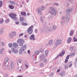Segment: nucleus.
Returning a JSON list of instances; mask_svg holds the SVG:
<instances>
[{"label":"nucleus","mask_w":77,"mask_h":77,"mask_svg":"<svg viewBox=\"0 0 77 77\" xmlns=\"http://www.w3.org/2000/svg\"><path fill=\"white\" fill-rule=\"evenodd\" d=\"M15 24H17V25H18V24H19V22H15Z\"/></svg>","instance_id":"60"},{"label":"nucleus","mask_w":77,"mask_h":77,"mask_svg":"<svg viewBox=\"0 0 77 77\" xmlns=\"http://www.w3.org/2000/svg\"><path fill=\"white\" fill-rule=\"evenodd\" d=\"M45 20V17H42L40 18V20L41 23H43L44 20Z\"/></svg>","instance_id":"19"},{"label":"nucleus","mask_w":77,"mask_h":77,"mask_svg":"<svg viewBox=\"0 0 77 77\" xmlns=\"http://www.w3.org/2000/svg\"><path fill=\"white\" fill-rule=\"evenodd\" d=\"M54 75V73H51V74L50 75V76H51L52 77H53Z\"/></svg>","instance_id":"57"},{"label":"nucleus","mask_w":77,"mask_h":77,"mask_svg":"<svg viewBox=\"0 0 77 77\" xmlns=\"http://www.w3.org/2000/svg\"><path fill=\"white\" fill-rule=\"evenodd\" d=\"M40 51L41 53H43L44 51V49L43 48H41L40 49Z\"/></svg>","instance_id":"33"},{"label":"nucleus","mask_w":77,"mask_h":77,"mask_svg":"<svg viewBox=\"0 0 77 77\" xmlns=\"http://www.w3.org/2000/svg\"><path fill=\"white\" fill-rule=\"evenodd\" d=\"M8 8L9 9H14V6L11 4H9L8 5Z\"/></svg>","instance_id":"21"},{"label":"nucleus","mask_w":77,"mask_h":77,"mask_svg":"<svg viewBox=\"0 0 77 77\" xmlns=\"http://www.w3.org/2000/svg\"><path fill=\"white\" fill-rule=\"evenodd\" d=\"M13 34L14 35H17V33H16V32H13Z\"/></svg>","instance_id":"55"},{"label":"nucleus","mask_w":77,"mask_h":77,"mask_svg":"<svg viewBox=\"0 0 77 77\" xmlns=\"http://www.w3.org/2000/svg\"><path fill=\"white\" fill-rule=\"evenodd\" d=\"M77 38L74 37H73V42H77Z\"/></svg>","instance_id":"41"},{"label":"nucleus","mask_w":77,"mask_h":77,"mask_svg":"<svg viewBox=\"0 0 77 77\" xmlns=\"http://www.w3.org/2000/svg\"><path fill=\"white\" fill-rule=\"evenodd\" d=\"M37 12L39 15H42V13L41 12H42V10L41 8H38V9H37Z\"/></svg>","instance_id":"10"},{"label":"nucleus","mask_w":77,"mask_h":77,"mask_svg":"<svg viewBox=\"0 0 77 77\" xmlns=\"http://www.w3.org/2000/svg\"><path fill=\"white\" fill-rule=\"evenodd\" d=\"M60 71V69H58L57 71V72H59Z\"/></svg>","instance_id":"58"},{"label":"nucleus","mask_w":77,"mask_h":77,"mask_svg":"<svg viewBox=\"0 0 77 77\" xmlns=\"http://www.w3.org/2000/svg\"><path fill=\"white\" fill-rule=\"evenodd\" d=\"M2 46H5V43L4 42H2Z\"/></svg>","instance_id":"46"},{"label":"nucleus","mask_w":77,"mask_h":77,"mask_svg":"<svg viewBox=\"0 0 77 77\" xmlns=\"http://www.w3.org/2000/svg\"><path fill=\"white\" fill-rule=\"evenodd\" d=\"M35 54L36 55H38L39 54V51H35Z\"/></svg>","instance_id":"34"},{"label":"nucleus","mask_w":77,"mask_h":77,"mask_svg":"<svg viewBox=\"0 0 77 77\" xmlns=\"http://www.w3.org/2000/svg\"><path fill=\"white\" fill-rule=\"evenodd\" d=\"M35 35L32 34L29 37V39L31 41H35Z\"/></svg>","instance_id":"9"},{"label":"nucleus","mask_w":77,"mask_h":77,"mask_svg":"<svg viewBox=\"0 0 77 77\" xmlns=\"http://www.w3.org/2000/svg\"><path fill=\"white\" fill-rule=\"evenodd\" d=\"M49 13L51 15L56 16L57 14V11L56 10V8L53 7L49 8Z\"/></svg>","instance_id":"1"},{"label":"nucleus","mask_w":77,"mask_h":77,"mask_svg":"<svg viewBox=\"0 0 77 77\" xmlns=\"http://www.w3.org/2000/svg\"><path fill=\"white\" fill-rule=\"evenodd\" d=\"M40 30L42 32H44V28H41Z\"/></svg>","instance_id":"45"},{"label":"nucleus","mask_w":77,"mask_h":77,"mask_svg":"<svg viewBox=\"0 0 77 77\" xmlns=\"http://www.w3.org/2000/svg\"><path fill=\"white\" fill-rule=\"evenodd\" d=\"M8 51L9 52V54H11L12 53V51H11L10 50H9Z\"/></svg>","instance_id":"61"},{"label":"nucleus","mask_w":77,"mask_h":77,"mask_svg":"<svg viewBox=\"0 0 77 77\" xmlns=\"http://www.w3.org/2000/svg\"><path fill=\"white\" fill-rule=\"evenodd\" d=\"M46 46H47V47H49V46L50 45V44H49V43H48L46 44Z\"/></svg>","instance_id":"62"},{"label":"nucleus","mask_w":77,"mask_h":77,"mask_svg":"<svg viewBox=\"0 0 77 77\" xmlns=\"http://www.w3.org/2000/svg\"><path fill=\"white\" fill-rule=\"evenodd\" d=\"M24 40L22 38L19 39H17V43L19 44L20 46V47H22L23 45V44L24 43Z\"/></svg>","instance_id":"3"},{"label":"nucleus","mask_w":77,"mask_h":77,"mask_svg":"<svg viewBox=\"0 0 77 77\" xmlns=\"http://www.w3.org/2000/svg\"><path fill=\"white\" fill-rule=\"evenodd\" d=\"M11 68H12V69H13L14 68V63H11Z\"/></svg>","instance_id":"30"},{"label":"nucleus","mask_w":77,"mask_h":77,"mask_svg":"<svg viewBox=\"0 0 77 77\" xmlns=\"http://www.w3.org/2000/svg\"><path fill=\"white\" fill-rule=\"evenodd\" d=\"M5 69H7L8 70H12V69L11 68V67L9 66V65H7L5 67Z\"/></svg>","instance_id":"14"},{"label":"nucleus","mask_w":77,"mask_h":77,"mask_svg":"<svg viewBox=\"0 0 77 77\" xmlns=\"http://www.w3.org/2000/svg\"><path fill=\"white\" fill-rule=\"evenodd\" d=\"M53 6H59V4L57 3H55L53 4Z\"/></svg>","instance_id":"43"},{"label":"nucleus","mask_w":77,"mask_h":77,"mask_svg":"<svg viewBox=\"0 0 77 77\" xmlns=\"http://www.w3.org/2000/svg\"><path fill=\"white\" fill-rule=\"evenodd\" d=\"M12 45H13V44H12V43H10L8 45V46L9 48H10L11 49L13 47V46Z\"/></svg>","instance_id":"22"},{"label":"nucleus","mask_w":77,"mask_h":77,"mask_svg":"<svg viewBox=\"0 0 77 77\" xmlns=\"http://www.w3.org/2000/svg\"><path fill=\"white\" fill-rule=\"evenodd\" d=\"M49 53V51L48 50H46L45 51V54L46 56H48V55Z\"/></svg>","instance_id":"24"},{"label":"nucleus","mask_w":77,"mask_h":77,"mask_svg":"<svg viewBox=\"0 0 77 77\" xmlns=\"http://www.w3.org/2000/svg\"><path fill=\"white\" fill-rule=\"evenodd\" d=\"M33 25H32L28 29L27 32L29 34H32V33H33Z\"/></svg>","instance_id":"6"},{"label":"nucleus","mask_w":77,"mask_h":77,"mask_svg":"<svg viewBox=\"0 0 77 77\" xmlns=\"http://www.w3.org/2000/svg\"><path fill=\"white\" fill-rule=\"evenodd\" d=\"M57 26L56 25H53V29H54V30H56V29H57Z\"/></svg>","instance_id":"29"},{"label":"nucleus","mask_w":77,"mask_h":77,"mask_svg":"<svg viewBox=\"0 0 77 77\" xmlns=\"http://www.w3.org/2000/svg\"><path fill=\"white\" fill-rule=\"evenodd\" d=\"M40 66L42 67H43V66H44V64H43V63H41L40 64Z\"/></svg>","instance_id":"51"},{"label":"nucleus","mask_w":77,"mask_h":77,"mask_svg":"<svg viewBox=\"0 0 77 77\" xmlns=\"http://www.w3.org/2000/svg\"><path fill=\"white\" fill-rule=\"evenodd\" d=\"M13 47H14V48H17L18 47V44H17V43H14L13 44Z\"/></svg>","instance_id":"17"},{"label":"nucleus","mask_w":77,"mask_h":77,"mask_svg":"<svg viewBox=\"0 0 77 77\" xmlns=\"http://www.w3.org/2000/svg\"><path fill=\"white\" fill-rule=\"evenodd\" d=\"M24 20V17H21L20 18V21L22 22V21H23Z\"/></svg>","instance_id":"31"},{"label":"nucleus","mask_w":77,"mask_h":77,"mask_svg":"<svg viewBox=\"0 0 77 77\" xmlns=\"http://www.w3.org/2000/svg\"><path fill=\"white\" fill-rule=\"evenodd\" d=\"M4 21V20L2 18L0 19V24H2V23H3V22Z\"/></svg>","instance_id":"26"},{"label":"nucleus","mask_w":77,"mask_h":77,"mask_svg":"<svg viewBox=\"0 0 77 77\" xmlns=\"http://www.w3.org/2000/svg\"><path fill=\"white\" fill-rule=\"evenodd\" d=\"M2 4H3V2L2 1H0V8L2 7Z\"/></svg>","instance_id":"49"},{"label":"nucleus","mask_w":77,"mask_h":77,"mask_svg":"<svg viewBox=\"0 0 77 77\" xmlns=\"http://www.w3.org/2000/svg\"><path fill=\"white\" fill-rule=\"evenodd\" d=\"M55 44L56 46H58V45H60L62 44V41L60 39H57V40L55 42Z\"/></svg>","instance_id":"5"},{"label":"nucleus","mask_w":77,"mask_h":77,"mask_svg":"<svg viewBox=\"0 0 77 77\" xmlns=\"http://www.w3.org/2000/svg\"><path fill=\"white\" fill-rule=\"evenodd\" d=\"M71 41H72V38L69 37L66 40V43L67 44H70L71 42Z\"/></svg>","instance_id":"12"},{"label":"nucleus","mask_w":77,"mask_h":77,"mask_svg":"<svg viewBox=\"0 0 77 77\" xmlns=\"http://www.w3.org/2000/svg\"><path fill=\"white\" fill-rule=\"evenodd\" d=\"M9 16L13 19L14 21H17V18L16 17V14H12V13L10 14Z\"/></svg>","instance_id":"7"},{"label":"nucleus","mask_w":77,"mask_h":77,"mask_svg":"<svg viewBox=\"0 0 77 77\" xmlns=\"http://www.w3.org/2000/svg\"><path fill=\"white\" fill-rule=\"evenodd\" d=\"M35 32L36 33H38V29H35Z\"/></svg>","instance_id":"52"},{"label":"nucleus","mask_w":77,"mask_h":77,"mask_svg":"<svg viewBox=\"0 0 77 77\" xmlns=\"http://www.w3.org/2000/svg\"><path fill=\"white\" fill-rule=\"evenodd\" d=\"M10 37L11 38H12L14 37V35H13V34H12V33H11L10 34Z\"/></svg>","instance_id":"39"},{"label":"nucleus","mask_w":77,"mask_h":77,"mask_svg":"<svg viewBox=\"0 0 77 77\" xmlns=\"http://www.w3.org/2000/svg\"><path fill=\"white\" fill-rule=\"evenodd\" d=\"M69 21V18H66V23H68Z\"/></svg>","instance_id":"36"},{"label":"nucleus","mask_w":77,"mask_h":77,"mask_svg":"<svg viewBox=\"0 0 77 77\" xmlns=\"http://www.w3.org/2000/svg\"><path fill=\"white\" fill-rule=\"evenodd\" d=\"M45 7H44V6H42L41 7V9L42 10H44V9H45Z\"/></svg>","instance_id":"50"},{"label":"nucleus","mask_w":77,"mask_h":77,"mask_svg":"<svg viewBox=\"0 0 77 77\" xmlns=\"http://www.w3.org/2000/svg\"><path fill=\"white\" fill-rule=\"evenodd\" d=\"M51 31V29H49L48 30V31L47 30H46L45 31L46 33H48L49 32H50Z\"/></svg>","instance_id":"37"},{"label":"nucleus","mask_w":77,"mask_h":77,"mask_svg":"<svg viewBox=\"0 0 77 77\" xmlns=\"http://www.w3.org/2000/svg\"><path fill=\"white\" fill-rule=\"evenodd\" d=\"M11 49L12 52L13 53H14V54H17L18 51V49L16 48H15L14 47H13Z\"/></svg>","instance_id":"8"},{"label":"nucleus","mask_w":77,"mask_h":77,"mask_svg":"<svg viewBox=\"0 0 77 77\" xmlns=\"http://www.w3.org/2000/svg\"><path fill=\"white\" fill-rule=\"evenodd\" d=\"M65 17L63 16L62 17V21H65Z\"/></svg>","instance_id":"38"},{"label":"nucleus","mask_w":77,"mask_h":77,"mask_svg":"<svg viewBox=\"0 0 77 77\" xmlns=\"http://www.w3.org/2000/svg\"><path fill=\"white\" fill-rule=\"evenodd\" d=\"M65 68L66 69H67V68H69V66H67V65H65Z\"/></svg>","instance_id":"48"},{"label":"nucleus","mask_w":77,"mask_h":77,"mask_svg":"<svg viewBox=\"0 0 77 77\" xmlns=\"http://www.w3.org/2000/svg\"><path fill=\"white\" fill-rule=\"evenodd\" d=\"M26 46L25 45L22 46L19 50V53L20 54H22L24 52V51L26 50Z\"/></svg>","instance_id":"4"},{"label":"nucleus","mask_w":77,"mask_h":77,"mask_svg":"<svg viewBox=\"0 0 77 77\" xmlns=\"http://www.w3.org/2000/svg\"><path fill=\"white\" fill-rule=\"evenodd\" d=\"M69 56H70V55H68L66 57V59H69Z\"/></svg>","instance_id":"53"},{"label":"nucleus","mask_w":77,"mask_h":77,"mask_svg":"<svg viewBox=\"0 0 77 77\" xmlns=\"http://www.w3.org/2000/svg\"><path fill=\"white\" fill-rule=\"evenodd\" d=\"M72 9L70 8V9H67L66 10V13H71L72 11Z\"/></svg>","instance_id":"13"},{"label":"nucleus","mask_w":77,"mask_h":77,"mask_svg":"<svg viewBox=\"0 0 77 77\" xmlns=\"http://www.w3.org/2000/svg\"><path fill=\"white\" fill-rule=\"evenodd\" d=\"M25 66L26 67V68H29V66H28V65L26 64L25 65Z\"/></svg>","instance_id":"63"},{"label":"nucleus","mask_w":77,"mask_h":77,"mask_svg":"<svg viewBox=\"0 0 77 77\" xmlns=\"http://www.w3.org/2000/svg\"><path fill=\"white\" fill-rule=\"evenodd\" d=\"M4 33V28H2L0 29V34L2 35Z\"/></svg>","instance_id":"20"},{"label":"nucleus","mask_w":77,"mask_h":77,"mask_svg":"<svg viewBox=\"0 0 77 77\" xmlns=\"http://www.w3.org/2000/svg\"><path fill=\"white\" fill-rule=\"evenodd\" d=\"M68 60L67 59H66L65 60L64 62H65V63H67V62H68Z\"/></svg>","instance_id":"56"},{"label":"nucleus","mask_w":77,"mask_h":77,"mask_svg":"<svg viewBox=\"0 0 77 77\" xmlns=\"http://www.w3.org/2000/svg\"><path fill=\"white\" fill-rule=\"evenodd\" d=\"M5 51V49L4 48H2L1 50H0V54H3V51Z\"/></svg>","instance_id":"23"},{"label":"nucleus","mask_w":77,"mask_h":77,"mask_svg":"<svg viewBox=\"0 0 77 77\" xmlns=\"http://www.w3.org/2000/svg\"><path fill=\"white\" fill-rule=\"evenodd\" d=\"M5 23H9V19H8L5 21Z\"/></svg>","instance_id":"40"},{"label":"nucleus","mask_w":77,"mask_h":77,"mask_svg":"<svg viewBox=\"0 0 77 77\" xmlns=\"http://www.w3.org/2000/svg\"><path fill=\"white\" fill-rule=\"evenodd\" d=\"M20 14L22 15H24V16H26V12L24 11L21 12Z\"/></svg>","instance_id":"25"},{"label":"nucleus","mask_w":77,"mask_h":77,"mask_svg":"<svg viewBox=\"0 0 77 77\" xmlns=\"http://www.w3.org/2000/svg\"><path fill=\"white\" fill-rule=\"evenodd\" d=\"M66 18H70V15L69 14H67L66 16Z\"/></svg>","instance_id":"27"},{"label":"nucleus","mask_w":77,"mask_h":77,"mask_svg":"<svg viewBox=\"0 0 77 77\" xmlns=\"http://www.w3.org/2000/svg\"><path fill=\"white\" fill-rule=\"evenodd\" d=\"M70 55L72 57V56H75V53H71Z\"/></svg>","instance_id":"44"},{"label":"nucleus","mask_w":77,"mask_h":77,"mask_svg":"<svg viewBox=\"0 0 77 77\" xmlns=\"http://www.w3.org/2000/svg\"><path fill=\"white\" fill-rule=\"evenodd\" d=\"M8 60H9V58L8 57H6L5 58V61H4V65H6V63L8 62Z\"/></svg>","instance_id":"18"},{"label":"nucleus","mask_w":77,"mask_h":77,"mask_svg":"<svg viewBox=\"0 0 77 77\" xmlns=\"http://www.w3.org/2000/svg\"><path fill=\"white\" fill-rule=\"evenodd\" d=\"M66 23L65 20H62L60 24L62 26H65Z\"/></svg>","instance_id":"15"},{"label":"nucleus","mask_w":77,"mask_h":77,"mask_svg":"<svg viewBox=\"0 0 77 77\" xmlns=\"http://www.w3.org/2000/svg\"><path fill=\"white\" fill-rule=\"evenodd\" d=\"M59 75H60L61 77H63V76H65V75H66V74L64 71H61V73H60L59 74Z\"/></svg>","instance_id":"11"},{"label":"nucleus","mask_w":77,"mask_h":77,"mask_svg":"<svg viewBox=\"0 0 77 77\" xmlns=\"http://www.w3.org/2000/svg\"><path fill=\"white\" fill-rule=\"evenodd\" d=\"M49 44L50 45H51L53 43V40H51L49 41Z\"/></svg>","instance_id":"32"},{"label":"nucleus","mask_w":77,"mask_h":77,"mask_svg":"<svg viewBox=\"0 0 77 77\" xmlns=\"http://www.w3.org/2000/svg\"><path fill=\"white\" fill-rule=\"evenodd\" d=\"M23 33H21L19 35V37H20V36H23Z\"/></svg>","instance_id":"54"},{"label":"nucleus","mask_w":77,"mask_h":77,"mask_svg":"<svg viewBox=\"0 0 77 77\" xmlns=\"http://www.w3.org/2000/svg\"><path fill=\"white\" fill-rule=\"evenodd\" d=\"M22 24L23 26H27V23H23Z\"/></svg>","instance_id":"47"},{"label":"nucleus","mask_w":77,"mask_h":77,"mask_svg":"<svg viewBox=\"0 0 77 77\" xmlns=\"http://www.w3.org/2000/svg\"><path fill=\"white\" fill-rule=\"evenodd\" d=\"M18 62H19V63H21V62H22V61H21V60H18Z\"/></svg>","instance_id":"59"},{"label":"nucleus","mask_w":77,"mask_h":77,"mask_svg":"<svg viewBox=\"0 0 77 77\" xmlns=\"http://www.w3.org/2000/svg\"><path fill=\"white\" fill-rule=\"evenodd\" d=\"M9 3L10 4H11V5H14L15 4V2L12 1H10Z\"/></svg>","instance_id":"35"},{"label":"nucleus","mask_w":77,"mask_h":77,"mask_svg":"<svg viewBox=\"0 0 77 77\" xmlns=\"http://www.w3.org/2000/svg\"><path fill=\"white\" fill-rule=\"evenodd\" d=\"M69 4L68 3H67L66 6L67 7H68V6H69Z\"/></svg>","instance_id":"64"},{"label":"nucleus","mask_w":77,"mask_h":77,"mask_svg":"<svg viewBox=\"0 0 77 77\" xmlns=\"http://www.w3.org/2000/svg\"><path fill=\"white\" fill-rule=\"evenodd\" d=\"M65 51L64 50H63L62 51L61 53H60L59 54V56H60V57H62V56H63L64 54H65Z\"/></svg>","instance_id":"16"},{"label":"nucleus","mask_w":77,"mask_h":77,"mask_svg":"<svg viewBox=\"0 0 77 77\" xmlns=\"http://www.w3.org/2000/svg\"><path fill=\"white\" fill-rule=\"evenodd\" d=\"M73 33H74V31H73V30H71L70 31L69 34L70 36H72L73 34Z\"/></svg>","instance_id":"28"},{"label":"nucleus","mask_w":77,"mask_h":77,"mask_svg":"<svg viewBox=\"0 0 77 77\" xmlns=\"http://www.w3.org/2000/svg\"><path fill=\"white\" fill-rule=\"evenodd\" d=\"M45 54H42L40 56L39 59L42 62H43L45 63H47V59L45 58Z\"/></svg>","instance_id":"2"},{"label":"nucleus","mask_w":77,"mask_h":77,"mask_svg":"<svg viewBox=\"0 0 77 77\" xmlns=\"http://www.w3.org/2000/svg\"><path fill=\"white\" fill-rule=\"evenodd\" d=\"M69 68L71 67V66L72 65V64L71 63H69Z\"/></svg>","instance_id":"42"}]
</instances>
